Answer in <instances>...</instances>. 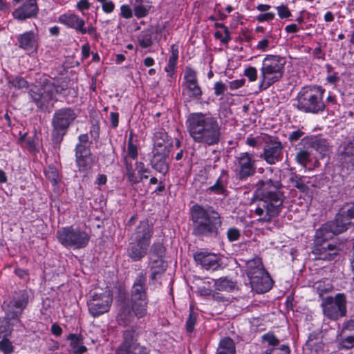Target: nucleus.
I'll return each instance as SVG.
<instances>
[{"label":"nucleus","mask_w":354,"mask_h":354,"mask_svg":"<svg viewBox=\"0 0 354 354\" xmlns=\"http://www.w3.org/2000/svg\"><path fill=\"white\" fill-rule=\"evenodd\" d=\"M255 192L257 206L255 214L260 220L269 222L281 212L284 196L281 191V183L278 180L267 179L259 181Z\"/></svg>","instance_id":"1"},{"label":"nucleus","mask_w":354,"mask_h":354,"mask_svg":"<svg viewBox=\"0 0 354 354\" xmlns=\"http://www.w3.org/2000/svg\"><path fill=\"white\" fill-rule=\"evenodd\" d=\"M348 229L342 218L335 216V218L317 230L315 234V245L313 253L318 259L332 261L343 248L342 244H333L326 242L328 239L335 234H341Z\"/></svg>","instance_id":"2"},{"label":"nucleus","mask_w":354,"mask_h":354,"mask_svg":"<svg viewBox=\"0 0 354 354\" xmlns=\"http://www.w3.org/2000/svg\"><path fill=\"white\" fill-rule=\"evenodd\" d=\"M187 122L190 135L195 141L214 145L220 139V127L215 118L202 113L189 115Z\"/></svg>","instance_id":"3"},{"label":"nucleus","mask_w":354,"mask_h":354,"mask_svg":"<svg viewBox=\"0 0 354 354\" xmlns=\"http://www.w3.org/2000/svg\"><path fill=\"white\" fill-rule=\"evenodd\" d=\"M193 233L197 236L216 237L222 225L220 215L214 210L205 209L198 205L192 209Z\"/></svg>","instance_id":"4"},{"label":"nucleus","mask_w":354,"mask_h":354,"mask_svg":"<svg viewBox=\"0 0 354 354\" xmlns=\"http://www.w3.org/2000/svg\"><path fill=\"white\" fill-rule=\"evenodd\" d=\"M77 117V113L70 107L62 108L55 111L51 121L50 151L53 155H59L60 144Z\"/></svg>","instance_id":"5"},{"label":"nucleus","mask_w":354,"mask_h":354,"mask_svg":"<svg viewBox=\"0 0 354 354\" xmlns=\"http://www.w3.org/2000/svg\"><path fill=\"white\" fill-rule=\"evenodd\" d=\"M325 89L317 85H309L301 88L297 96V109L306 113L319 114L323 112L326 104L323 100Z\"/></svg>","instance_id":"6"},{"label":"nucleus","mask_w":354,"mask_h":354,"mask_svg":"<svg viewBox=\"0 0 354 354\" xmlns=\"http://www.w3.org/2000/svg\"><path fill=\"white\" fill-rule=\"evenodd\" d=\"M286 58L274 55H267L262 61L260 69V91L268 89L271 85L279 82L283 77Z\"/></svg>","instance_id":"7"},{"label":"nucleus","mask_w":354,"mask_h":354,"mask_svg":"<svg viewBox=\"0 0 354 354\" xmlns=\"http://www.w3.org/2000/svg\"><path fill=\"white\" fill-rule=\"evenodd\" d=\"M41 84V87L40 88H37V91L31 89L28 92L30 97L39 109H43L50 101L53 100L55 93L66 95L65 91L67 89L66 84L57 85L46 77H44Z\"/></svg>","instance_id":"8"},{"label":"nucleus","mask_w":354,"mask_h":354,"mask_svg":"<svg viewBox=\"0 0 354 354\" xmlns=\"http://www.w3.org/2000/svg\"><path fill=\"white\" fill-rule=\"evenodd\" d=\"M29 295L26 290L15 292L8 303L4 302L5 319L12 324L21 325V317L28 304Z\"/></svg>","instance_id":"9"},{"label":"nucleus","mask_w":354,"mask_h":354,"mask_svg":"<svg viewBox=\"0 0 354 354\" xmlns=\"http://www.w3.org/2000/svg\"><path fill=\"white\" fill-rule=\"evenodd\" d=\"M56 237L63 246L73 249L85 248L90 240L85 231L73 226L61 227L57 231Z\"/></svg>","instance_id":"10"},{"label":"nucleus","mask_w":354,"mask_h":354,"mask_svg":"<svg viewBox=\"0 0 354 354\" xmlns=\"http://www.w3.org/2000/svg\"><path fill=\"white\" fill-rule=\"evenodd\" d=\"M321 306L324 315L330 319L337 320L346 315V299L342 293L337 294L335 297L324 298Z\"/></svg>","instance_id":"11"},{"label":"nucleus","mask_w":354,"mask_h":354,"mask_svg":"<svg viewBox=\"0 0 354 354\" xmlns=\"http://www.w3.org/2000/svg\"><path fill=\"white\" fill-rule=\"evenodd\" d=\"M166 248L160 241L154 242L149 252V267L151 270L150 278L155 280L159 274L162 273L166 268L167 263L164 260Z\"/></svg>","instance_id":"12"},{"label":"nucleus","mask_w":354,"mask_h":354,"mask_svg":"<svg viewBox=\"0 0 354 354\" xmlns=\"http://www.w3.org/2000/svg\"><path fill=\"white\" fill-rule=\"evenodd\" d=\"M137 337L135 330H125L123 341L117 348L115 354H150V350L138 343Z\"/></svg>","instance_id":"13"},{"label":"nucleus","mask_w":354,"mask_h":354,"mask_svg":"<svg viewBox=\"0 0 354 354\" xmlns=\"http://www.w3.org/2000/svg\"><path fill=\"white\" fill-rule=\"evenodd\" d=\"M112 303V297L109 291L102 292H94L87 301L88 308L90 314L93 317H97L105 313H107Z\"/></svg>","instance_id":"14"},{"label":"nucleus","mask_w":354,"mask_h":354,"mask_svg":"<svg viewBox=\"0 0 354 354\" xmlns=\"http://www.w3.org/2000/svg\"><path fill=\"white\" fill-rule=\"evenodd\" d=\"M301 145L306 147V151L309 149H313L321 155H326L329 153L332 145L326 138L320 136H307L302 138Z\"/></svg>","instance_id":"15"},{"label":"nucleus","mask_w":354,"mask_h":354,"mask_svg":"<svg viewBox=\"0 0 354 354\" xmlns=\"http://www.w3.org/2000/svg\"><path fill=\"white\" fill-rule=\"evenodd\" d=\"M194 261L207 270L214 271L221 267L220 258L213 253L198 252L194 254Z\"/></svg>","instance_id":"16"},{"label":"nucleus","mask_w":354,"mask_h":354,"mask_svg":"<svg viewBox=\"0 0 354 354\" xmlns=\"http://www.w3.org/2000/svg\"><path fill=\"white\" fill-rule=\"evenodd\" d=\"M39 11L37 0H26L22 6L12 12V16L19 21L36 17Z\"/></svg>","instance_id":"17"},{"label":"nucleus","mask_w":354,"mask_h":354,"mask_svg":"<svg viewBox=\"0 0 354 354\" xmlns=\"http://www.w3.org/2000/svg\"><path fill=\"white\" fill-rule=\"evenodd\" d=\"M146 273L140 272L136 276L131 290V301L147 299Z\"/></svg>","instance_id":"18"},{"label":"nucleus","mask_w":354,"mask_h":354,"mask_svg":"<svg viewBox=\"0 0 354 354\" xmlns=\"http://www.w3.org/2000/svg\"><path fill=\"white\" fill-rule=\"evenodd\" d=\"M17 40L19 47L24 50L33 53L38 48V37L32 30L17 35Z\"/></svg>","instance_id":"19"},{"label":"nucleus","mask_w":354,"mask_h":354,"mask_svg":"<svg viewBox=\"0 0 354 354\" xmlns=\"http://www.w3.org/2000/svg\"><path fill=\"white\" fill-rule=\"evenodd\" d=\"M167 137V133L163 131L155 132L153 139L155 150L153 155H166L171 152L173 147Z\"/></svg>","instance_id":"20"},{"label":"nucleus","mask_w":354,"mask_h":354,"mask_svg":"<svg viewBox=\"0 0 354 354\" xmlns=\"http://www.w3.org/2000/svg\"><path fill=\"white\" fill-rule=\"evenodd\" d=\"M153 234V227L147 221H142L131 236V240L149 245Z\"/></svg>","instance_id":"21"},{"label":"nucleus","mask_w":354,"mask_h":354,"mask_svg":"<svg viewBox=\"0 0 354 354\" xmlns=\"http://www.w3.org/2000/svg\"><path fill=\"white\" fill-rule=\"evenodd\" d=\"M149 246L148 245L131 240L127 250L129 257L133 261H140L147 254Z\"/></svg>","instance_id":"22"},{"label":"nucleus","mask_w":354,"mask_h":354,"mask_svg":"<svg viewBox=\"0 0 354 354\" xmlns=\"http://www.w3.org/2000/svg\"><path fill=\"white\" fill-rule=\"evenodd\" d=\"M261 141L264 142V155H279L283 149L282 143L277 138L269 135L261 136Z\"/></svg>","instance_id":"23"},{"label":"nucleus","mask_w":354,"mask_h":354,"mask_svg":"<svg viewBox=\"0 0 354 354\" xmlns=\"http://www.w3.org/2000/svg\"><path fill=\"white\" fill-rule=\"evenodd\" d=\"M251 288L257 293H263L272 288V279L268 274L254 277L250 281Z\"/></svg>","instance_id":"24"},{"label":"nucleus","mask_w":354,"mask_h":354,"mask_svg":"<svg viewBox=\"0 0 354 354\" xmlns=\"http://www.w3.org/2000/svg\"><path fill=\"white\" fill-rule=\"evenodd\" d=\"M304 135L305 133L299 129L290 132L288 135V140L297 150L296 155H310L309 151H306V147L301 145L302 138L305 137Z\"/></svg>","instance_id":"25"},{"label":"nucleus","mask_w":354,"mask_h":354,"mask_svg":"<svg viewBox=\"0 0 354 354\" xmlns=\"http://www.w3.org/2000/svg\"><path fill=\"white\" fill-rule=\"evenodd\" d=\"M59 21L77 32H80L82 26L85 25V21L73 13L61 15L59 17Z\"/></svg>","instance_id":"26"},{"label":"nucleus","mask_w":354,"mask_h":354,"mask_svg":"<svg viewBox=\"0 0 354 354\" xmlns=\"http://www.w3.org/2000/svg\"><path fill=\"white\" fill-rule=\"evenodd\" d=\"M239 165V178L241 180L254 174L255 169L254 167V161L250 156H240L238 158Z\"/></svg>","instance_id":"27"},{"label":"nucleus","mask_w":354,"mask_h":354,"mask_svg":"<svg viewBox=\"0 0 354 354\" xmlns=\"http://www.w3.org/2000/svg\"><path fill=\"white\" fill-rule=\"evenodd\" d=\"M135 317L131 307L129 304H124L119 310L117 320L120 325L125 326L131 323Z\"/></svg>","instance_id":"28"},{"label":"nucleus","mask_w":354,"mask_h":354,"mask_svg":"<svg viewBox=\"0 0 354 354\" xmlns=\"http://www.w3.org/2000/svg\"><path fill=\"white\" fill-rule=\"evenodd\" d=\"M336 216L344 221L347 229L354 225V204L344 205Z\"/></svg>","instance_id":"29"},{"label":"nucleus","mask_w":354,"mask_h":354,"mask_svg":"<svg viewBox=\"0 0 354 354\" xmlns=\"http://www.w3.org/2000/svg\"><path fill=\"white\" fill-rule=\"evenodd\" d=\"M67 339L71 341L70 346L75 354H82L86 351L87 348L83 345V339L80 335L71 333Z\"/></svg>","instance_id":"30"},{"label":"nucleus","mask_w":354,"mask_h":354,"mask_svg":"<svg viewBox=\"0 0 354 354\" xmlns=\"http://www.w3.org/2000/svg\"><path fill=\"white\" fill-rule=\"evenodd\" d=\"M78 140L79 142L75 147L76 155H91L90 147L91 142L89 141L88 134L84 133L80 135L78 137Z\"/></svg>","instance_id":"31"},{"label":"nucleus","mask_w":354,"mask_h":354,"mask_svg":"<svg viewBox=\"0 0 354 354\" xmlns=\"http://www.w3.org/2000/svg\"><path fill=\"white\" fill-rule=\"evenodd\" d=\"M183 86H185L183 91V94H185L187 92L189 99L201 100L203 93L198 82L185 84H183Z\"/></svg>","instance_id":"32"},{"label":"nucleus","mask_w":354,"mask_h":354,"mask_svg":"<svg viewBox=\"0 0 354 354\" xmlns=\"http://www.w3.org/2000/svg\"><path fill=\"white\" fill-rule=\"evenodd\" d=\"M235 344L232 339L225 337L218 344L216 354H235Z\"/></svg>","instance_id":"33"},{"label":"nucleus","mask_w":354,"mask_h":354,"mask_svg":"<svg viewBox=\"0 0 354 354\" xmlns=\"http://www.w3.org/2000/svg\"><path fill=\"white\" fill-rule=\"evenodd\" d=\"M131 308L134 315L138 318H142L147 315L148 300L131 301Z\"/></svg>","instance_id":"34"},{"label":"nucleus","mask_w":354,"mask_h":354,"mask_svg":"<svg viewBox=\"0 0 354 354\" xmlns=\"http://www.w3.org/2000/svg\"><path fill=\"white\" fill-rule=\"evenodd\" d=\"M133 158H137V156H124V163L126 165L127 169V176L129 181L132 184L138 183V175H136L134 171V168H132V160H133Z\"/></svg>","instance_id":"35"},{"label":"nucleus","mask_w":354,"mask_h":354,"mask_svg":"<svg viewBox=\"0 0 354 354\" xmlns=\"http://www.w3.org/2000/svg\"><path fill=\"white\" fill-rule=\"evenodd\" d=\"M214 287L217 290L228 292L234 288L235 283L227 277H221L219 279L214 280Z\"/></svg>","instance_id":"36"},{"label":"nucleus","mask_w":354,"mask_h":354,"mask_svg":"<svg viewBox=\"0 0 354 354\" xmlns=\"http://www.w3.org/2000/svg\"><path fill=\"white\" fill-rule=\"evenodd\" d=\"M138 42L142 48H149L152 44V32L150 30L142 31L138 36Z\"/></svg>","instance_id":"37"},{"label":"nucleus","mask_w":354,"mask_h":354,"mask_svg":"<svg viewBox=\"0 0 354 354\" xmlns=\"http://www.w3.org/2000/svg\"><path fill=\"white\" fill-rule=\"evenodd\" d=\"M171 55L169 58L168 66L165 68L167 72H174L177 64V60L178 59V48L176 45H172L171 47Z\"/></svg>","instance_id":"38"},{"label":"nucleus","mask_w":354,"mask_h":354,"mask_svg":"<svg viewBox=\"0 0 354 354\" xmlns=\"http://www.w3.org/2000/svg\"><path fill=\"white\" fill-rule=\"evenodd\" d=\"M261 268H263V266L261 259L259 257H254L245 261V272L247 274L250 273V271L253 272Z\"/></svg>","instance_id":"39"},{"label":"nucleus","mask_w":354,"mask_h":354,"mask_svg":"<svg viewBox=\"0 0 354 354\" xmlns=\"http://www.w3.org/2000/svg\"><path fill=\"white\" fill-rule=\"evenodd\" d=\"M15 325L8 323L5 318L0 321V339L8 337L12 333V327Z\"/></svg>","instance_id":"40"},{"label":"nucleus","mask_w":354,"mask_h":354,"mask_svg":"<svg viewBox=\"0 0 354 354\" xmlns=\"http://www.w3.org/2000/svg\"><path fill=\"white\" fill-rule=\"evenodd\" d=\"M91 126L90 128L89 133L91 136L95 140H98L100 138V123L99 120L93 118L91 120Z\"/></svg>","instance_id":"41"},{"label":"nucleus","mask_w":354,"mask_h":354,"mask_svg":"<svg viewBox=\"0 0 354 354\" xmlns=\"http://www.w3.org/2000/svg\"><path fill=\"white\" fill-rule=\"evenodd\" d=\"M225 174V172L223 171L221 176L216 180L215 184L209 187V189L217 194L223 193L224 191V185L226 183V180L223 179Z\"/></svg>","instance_id":"42"},{"label":"nucleus","mask_w":354,"mask_h":354,"mask_svg":"<svg viewBox=\"0 0 354 354\" xmlns=\"http://www.w3.org/2000/svg\"><path fill=\"white\" fill-rule=\"evenodd\" d=\"M183 84L198 82L196 71L190 67H186L184 73Z\"/></svg>","instance_id":"43"},{"label":"nucleus","mask_w":354,"mask_h":354,"mask_svg":"<svg viewBox=\"0 0 354 354\" xmlns=\"http://www.w3.org/2000/svg\"><path fill=\"white\" fill-rule=\"evenodd\" d=\"M0 351L3 354H10L14 351V346L8 337L0 339Z\"/></svg>","instance_id":"44"},{"label":"nucleus","mask_w":354,"mask_h":354,"mask_svg":"<svg viewBox=\"0 0 354 354\" xmlns=\"http://www.w3.org/2000/svg\"><path fill=\"white\" fill-rule=\"evenodd\" d=\"M291 182L293 183L294 187L297 188L302 192H307L308 190V186L304 183L301 178L294 176L290 178Z\"/></svg>","instance_id":"45"},{"label":"nucleus","mask_w":354,"mask_h":354,"mask_svg":"<svg viewBox=\"0 0 354 354\" xmlns=\"http://www.w3.org/2000/svg\"><path fill=\"white\" fill-rule=\"evenodd\" d=\"M10 83L15 88L19 89L27 88L28 86V82L22 77L16 76L14 77Z\"/></svg>","instance_id":"46"},{"label":"nucleus","mask_w":354,"mask_h":354,"mask_svg":"<svg viewBox=\"0 0 354 354\" xmlns=\"http://www.w3.org/2000/svg\"><path fill=\"white\" fill-rule=\"evenodd\" d=\"M262 339L267 342L268 345L276 346L279 344V340L277 337L272 333H268L262 336Z\"/></svg>","instance_id":"47"},{"label":"nucleus","mask_w":354,"mask_h":354,"mask_svg":"<svg viewBox=\"0 0 354 354\" xmlns=\"http://www.w3.org/2000/svg\"><path fill=\"white\" fill-rule=\"evenodd\" d=\"M153 168L162 174H165L168 170V164L165 158H161L153 164Z\"/></svg>","instance_id":"48"},{"label":"nucleus","mask_w":354,"mask_h":354,"mask_svg":"<svg viewBox=\"0 0 354 354\" xmlns=\"http://www.w3.org/2000/svg\"><path fill=\"white\" fill-rule=\"evenodd\" d=\"M45 173L46 178L50 180L53 184L55 185L58 178V173L57 169L53 167H49Z\"/></svg>","instance_id":"49"},{"label":"nucleus","mask_w":354,"mask_h":354,"mask_svg":"<svg viewBox=\"0 0 354 354\" xmlns=\"http://www.w3.org/2000/svg\"><path fill=\"white\" fill-rule=\"evenodd\" d=\"M196 321V315L193 312H191L186 321L187 331L191 333L194 329V326Z\"/></svg>","instance_id":"50"},{"label":"nucleus","mask_w":354,"mask_h":354,"mask_svg":"<svg viewBox=\"0 0 354 354\" xmlns=\"http://www.w3.org/2000/svg\"><path fill=\"white\" fill-rule=\"evenodd\" d=\"M241 236V232L236 227H230L227 230V236L230 241H237Z\"/></svg>","instance_id":"51"},{"label":"nucleus","mask_w":354,"mask_h":354,"mask_svg":"<svg viewBox=\"0 0 354 354\" xmlns=\"http://www.w3.org/2000/svg\"><path fill=\"white\" fill-rule=\"evenodd\" d=\"M148 12L149 10L142 4H138L134 8V14L138 18H142L147 16Z\"/></svg>","instance_id":"52"},{"label":"nucleus","mask_w":354,"mask_h":354,"mask_svg":"<svg viewBox=\"0 0 354 354\" xmlns=\"http://www.w3.org/2000/svg\"><path fill=\"white\" fill-rule=\"evenodd\" d=\"M244 75L250 82H254L257 78V70L254 66H250L245 70Z\"/></svg>","instance_id":"53"},{"label":"nucleus","mask_w":354,"mask_h":354,"mask_svg":"<svg viewBox=\"0 0 354 354\" xmlns=\"http://www.w3.org/2000/svg\"><path fill=\"white\" fill-rule=\"evenodd\" d=\"M76 162L80 170L86 171L90 167L86 156H77Z\"/></svg>","instance_id":"54"},{"label":"nucleus","mask_w":354,"mask_h":354,"mask_svg":"<svg viewBox=\"0 0 354 354\" xmlns=\"http://www.w3.org/2000/svg\"><path fill=\"white\" fill-rule=\"evenodd\" d=\"M131 163L132 168H134V171H137L138 173H148L149 170L145 168L143 162H138L136 158H133Z\"/></svg>","instance_id":"55"},{"label":"nucleus","mask_w":354,"mask_h":354,"mask_svg":"<svg viewBox=\"0 0 354 354\" xmlns=\"http://www.w3.org/2000/svg\"><path fill=\"white\" fill-rule=\"evenodd\" d=\"M276 9L280 18H288L291 15V12L286 6L281 5L277 6Z\"/></svg>","instance_id":"56"},{"label":"nucleus","mask_w":354,"mask_h":354,"mask_svg":"<svg viewBox=\"0 0 354 354\" xmlns=\"http://www.w3.org/2000/svg\"><path fill=\"white\" fill-rule=\"evenodd\" d=\"M214 94L218 96V95H223L225 93V91L227 90V86L221 81L216 82L214 84Z\"/></svg>","instance_id":"57"},{"label":"nucleus","mask_w":354,"mask_h":354,"mask_svg":"<svg viewBox=\"0 0 354 354\" xmlns=\"http://www.w3.org/2000/svg\"><path fill=\"white\" fill-rule=\"evenodd\" d=\"M342 345L344 348H351L354 346V334L347 335L342 340Z\"/></svg>","instance_id":"58"},{"label":"nucleus","mask_w":354,"mask_h":354,"mask_svg":"<svg viewBox=\"0 0 354 354\" xmlns=\"http://www.w3.org/2000/svg\"><path fill=\"white\" fill-rule=\"evenodd\" d=\"M331 288V286L330 284H328L326 286L324 284V283L319 281L316 283L315 288L317 290V292L319 295V296H322L323 294L326 293L328 290H330Z\"/></svg>","instance_id":"59"},{"label":"nucleus","mask_w":354,"mask_h":354,"mask_svg":"<svg viewBox=\"0 0 354 354\" xmlns=\"http://www.w3.org/2000/svg\"><path fill=\"white\" fill-rule=\"evenodd\" d=\"M121 16L125 19H129L132 17V10L129 6L122 5L120 7Z\"/></svg>","instance_id":"60"},{"label":"nucleus","mask_w":354,"mask_h":354,"mask_svg":"<svg viewBox=\"0 0 354 354\" xmlns=\"http://www.w3.org/2000/svg\"><path fill=\"white\" fill-rule=\"evenodd\" d=\"M274 13L273 12H267L264 14H260L257 17V20L259 22H263L266 21H271L274 18Z\"/></svg>","instance_id":"61"},{"label":"nucleus","mask_w":354,"mask_h":354,"mask_svg":"<svg viewBox=\"0 0 354 354\" xmlns=\"http://www.w3.org/2000/svg\"><path fill=\"white\" fill-rule=\"evenodd\" d=\"M268 274L263 268H261L260 269H257V270H254L253 272H250L247 275L250 279V281L254 279V277L257 276H261L263 274Z\"/></svg>","instance_id":"62"},{"label":"nucleus","mask_w":354,"mask_h":354,"mask_svg":"<svg viewBox=\"0 0 354 354\" xmlns=\"http://www.w3.org/2000/svg\"><path fill=\"white\" fill-rule=\"evenodd\" d=\"M114 7V4L111 1H105L102 3V10L106 13L112 12Z\"/></svg>","instance_id":"63"},{"label":"nucleus","mask_w":354,"mask_h":354,"mask_svg":"<svg viewBox=\"0 0 354 354\" xmlns=\"http://www.w3.org/2000/svg\"><path fill=\"white\" fill-rule=\"evenodd\" d=\"M342 155H354V140L346 145Z\"/></svg>","instance_id":"64"}]
</instances>
